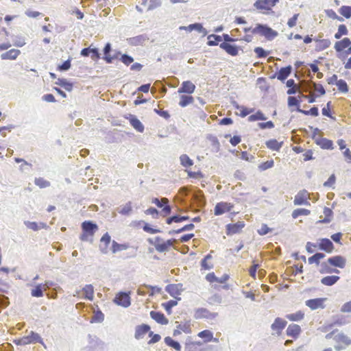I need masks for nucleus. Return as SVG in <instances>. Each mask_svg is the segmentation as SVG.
Wrapping results in <instances>:
<instances>
[{
    "label": "nucleus",
    "instance_id": "nucleus-57",
    "mask_svg": "<svg viewBox=\"0 0 351 351\" xmlns=\"http://www.w3.org/2000/svg\"><path fill=\"white\" fill-rule=\"evenodd\" d=\"M201 346L202 343L199 341H191L186 344L185 350L186 351H196Z\"/></svg>",
    "mask_w": 351,
    "mask_h": 351
},
{
    "label": "nucleus",
    "instance_id": "nucleus-39",
    "mask_svg": "<svg viewBox=\"0 0 351 351\" xmlns=\"http://www.w3.org/2000/svg\"><path fill=\"white\" fill-rule=\"evenodd\" d=\"M55 84L64 88L67 91L70 92L73 90V84L71 82H69L66 79L58 78L57 82H56Z\"/></svg>",
    "mask_w": 351,
    "mask_h": 351
},
{
    "label": "nucleus",
    "instance_id": "nucleus-7",
    "mask_svg": "<svg viewBox=\"0 0 351 351\" xmlns=\"http://www.w3.org/2000/svg\"><path fill=\"white\" fill-rule=\"evenodd\" d=\"M278 0H256L254 6L258 10L265 13L271 10Z\"/></svg>",
    "mask_w": 351,
    "mask_h": 351
},
{
    "label": "nucleus",
    "instance_id": "nucleus-18",
    "mask_svg": "<svg viewBox=\"0 0 351 351\" xmlns=\"http://www.w3.org/2000/svg\"><path fill=\"white\" fill-rule=\"evenodd\" d=\"M111 242V237L108 232H106L100 239V244L99 246V250L104 254L108 252V245Z\"/></svg>",
    "mask_w": 351,
    "mask_h": 351
},
{
    "label": "nucleus",
    "instance_id": "nucleus-33",
    "mask_svg": "<svg viewBox=\"0 0 351 351\" xmlns=\"http://www.w3.org/2000/svg\"><path fill=\"white\" fill-rule=\"evenodd\" d=\"M285 317L291 322H300L304 318V313L302 311H298L293 313L287 314Z\"/></svg>",
    "mask_w": 351,
    "mask_h": 351
},
{
    "label": "nucleus",
    "instance_id": "nucleus-56",
    "mask_svg": "<svg viewBox=\"0 0 351 351\" xmlns=\"http://www.w3.org/2000/svg\"><path fill=\"white\" fill-rule=\"evenodd\" d=\"M350 322L348 320V316H346V315H341V316H339L337 317L332 325H336V326H342V325H345V324H348Z\"/></svg>",
    "mask_w": 351,
    "mask_h": 351
},
{
    "label": "nucleus",
    "instance_id": "nucleus-64",
    "mask_svg": "<svg viewBox=\"0 0 351 351\" xmlns=\"http://www.w3.org/2000/svg\"><path fill=\"white\" fill-rule=\"evenodd\" d=\"M132 211V206L131 202H128L123 206H121L119 208V213L123 215H128Z\"/></svg>",
    "mask_w": 351,
    "mask_h": 351
},
{
    "label": "nucleus",
    "instance_id": "nucleus-32",
    "mask_svg": "<svg viewBox=\"0 0 351 351\" xmlns=\"http://www.w3.org/2000/svg\"><path fill=\"white\" fill-rule=\"evenodd\" d=\"M20 53L21 51L19 49H12L2 53L1 58L2 60H15Z\"/></svg>",
    "mask_w": 351,
    "mask_h": 351
},
{
    "label": "nucleus",
    "instance_id": "nucleus-20",
    "mask_svg": "<svg viewBox=\"0 0 351 351\" xmlns=\"http://www.w3.org/2000/svg\"><path fill=\"white\" fill-rule=\"evenodd\" d=\"M126 119L129 120L130 125L133 127L134 129H135L138 132H143L144 125L136 117V116L130 114L126 117Z\"/></svg>",
    "mask_w": 351,
    "mask_h": 351
},
{
    "label": "nucleus",
    "instance_id": "nucleus-6",
    "mask_svg": "<svg viewBox=\"0 0 351 351\" xmlns=\"http://www.w3.org/2000/svg\"><path fill=\"white\" fill-rule=\"evenodd\" d=\"M151 328L148 324H143L136 327L134 337L140 339L149 332V337L151 338L148 341L149 344L154 343V332L150 330Z\"/></svg>",
    "mask_w": 351,
    "mask_h": 351
},
{
    "label": "nucleus",
    "instance_id": "nucleus-46",
    "mask_svg": "<svg viewBox=\"0 0 351 351\" xmlns=\"http://www.w3.org/2000/svg\"><path fill=\"white\" fill-rule=\"evenodd\" d=\"M310 213H311V210H309L308 209L297 208L292 212L291 215L293 219H297L298 217H300L301 215L306 216V215H310Z\"/></svg>",
    "mask_w": 351,
    "mask_h": 351
},
{
    "label": "nucleus",
    "instance_id": "nucleus-35",
    "mask_svg": "<svg viewBox=\"0 0 351 351\" xmlns=\"http://www.w3.org/2000/svg\"><path fill=\"white\" fill-rule=\"evenodd\" d=\"M212 259V255L210 254H207L201 261V269L202 270H210L213 268V264L209 262V260Z\"/></svg>",
    "mask_w": 351,
    "mask_h": 351
},
{
    "label": "nucleus",
    "instance_id": "nucleus-4",
    "mask_svg": "<svg viewBox=\"0 0 351 351\" xmlns=\"http://www.w3.org/2000/svg\"><path fill=\"white\" fill-rule=\"evenodd\" d=\"M14 342L18 346H25L29 343H36L43 344V341L41 337L34 331H31L29 335L27 336H24L21 338L15 339Z\"/></svg>",
    "mask_w": 351,
    "mask_h": 351
},
{
    "label": "nucleus",
    "instance_id": "nucleus-40",
    "mask_svg": "<svg viewBox=\"0 0 351 351\" xmlns=\"http://www.w3.org/2000/svg\"><path fill=\"white\" fill-rule=\"evenodd\" d=\"M213 332L209 330H204L201 332H199L197 334V336L199 338H202L204 339V343L210 342L213 340Z\"/></svg>",
    "mask_w": 351,
    "mask_h": 351
},
{
    "label": "nucleus",
    "instance_id": "nucleus-45",
    "mask_svg": "<svg viewBox=\"0 0 351 351\" xmlns=\"http://www.w3.org/2000/svg\"><path fill=\"white\" fill-rule=\"evenodd\" d=\"M348 34L347 27L344 24L339 25L337 32L335 34V38L339 39L341 36H346Z\"/></svg>",
    "mask_w": 351,
    "mask_h": 351
},
{
    "label": "nucleus",
    "instance_id": "nucleus-50",
    "mask_svg": "<svg viewBox=\"0 0 351 351\" xmlns=\"http://www.w3.org/2000/svg\"><path fill=\"white\" fill-rule=\"evenodd\" d=\"M128 248V246L125 244H120L118 243L115 241H112V247L111 250L112 253H117L119 251L125 250Z\"/></svg>",
    "mask_w": 351,
    "mask_h": 351
},
{
    "label": "nucleus",
    "instance_id": "nucleus-15",
    "mask_svg": "<svg viewBox=\"0 0 351 351\" xmlns=\"http://www.w3.org/2000/svg\"><path fill=\"white\" fill-rule=\"evenodd\" d=\"M245 223L243 221H238L235 223H229L226 225V234L232 235L239 233L241 230L245 227Z\"/></svg>",
    "mask_w": 351,
    "mask_h": 351
},
{
    "label": "nucleus",
    "instance_id": "nucleus-60",
    "mask_svg": "<svg viewBox=\"0 0 351 351\" xmlns=\"http://www.w3.org/2000/svg\"><path fill=\"white\" fill-rule=\"evenodd\" d=\"M339 12L346 19H349L351 16V6L343 5L339 8Z\"/></svg>",
    "mask_w": 351,
    "mask_h": 351
},
{
    "label": "nucleus",
    "instance_id": "nucleus-27",
    "mask_svg": "<svg viewBox=\"0 0 351 351\" xmlns=\"http://www.w3.org/2000/svg\"><path fill=\"white\" fill-rule=\"evenodd\" d=\"M329 262L332 265L333 267L342 269L346 266V261L341 256H335L329 258Z\"/></svg>",
    "mask_w": 351,
    "mask_h": 351
},
{
    "label": "nucleus",
    "instance_id": "nucleus-44",
    "mask_svg": "<svg viewBox=\"0 0 351 351\" xmlns=\"http://www.w3.org/2000/svg\"><path fill=\"white\" fill-rule=\"evenodd\" d=\"M325 257V254L323 253H316L313 256H311L308 259L309 264L315 263L317 265H319L320 260Z\"/></svg>",
    "mask_w": 351,
    "mask_h": 351
},
{
    "label": "nucleus",
    "instance_id": "nucleus-8",
    "mask_svg": "<svg viewBox=\"0 0 351 351\" xmlns=\"http://www.w3.org/2000/svg\"><path fill=\"white\" fill-rule=\"evenodd\" d=\"M113 302L119 306H121L125 308L128 307L131 304L129 293L120 291L116 295L113 299Z\"/></svg>",
    "mask_w": 351,
    "mask_h": 351
},
{
    "label": "nucleus",
    "instance_id": "nucleus-12",
    "mask_svg": "<svg viewBox=\"0 0 351 351\" xmlns=\"http://www.w3.org/2000/svg\"><path fill=\"white\" fill-rule=\"evenodd\" d=\"M89 348L91 351H106L104 343L95 336L88 335Z\"/></svg>",
    "mask_w": 351,
    "mask_h": 351
},
{
    "label": "nucleus",
    "instance_id": "nucleus-22",
    "mask_svg": "<svg viewBox=\"0 0 351 351\" xmlns=\"http://www.w3.org/2000/svg\"><path fill=\"white\" fill-rule=\"evenodd\" d=\"M332 265L329 262V258L327 261L322 263L319 265V271L324 274L339 273V271L334 269Z\"/></svg>",
    "mask_w": 351,
    "mask_h": 351
},
{
    "label": "nucleus",
    "instance_id": "nucleus-47",
    "mask_svg": "<svg viewBox=\"0 0 351 351\" xmlns=\"http://www.w3.org/2000/svg\"><path fill=\"white\" fill-rule=\"evenodd\" d=\"M267 117L265 116V114L260 110H258L255 114H251L248 117L249 121H256L258 120H266Z\"/></svg>",
    "mask_w": 351,
    "mask_h": 351
},
{
    "label": "nucleus",
    "instance_id": "nucleus-10",
    "mask_svg": "<svg viewBox=\"0 0 351 351\" xmlns=\"http://www.w3.org/2000/svg\"><path fill=\"white\" fill-rule=\"evenodd\" d=\"M174 242L173 239L165 241L158 237L155 238V249L159 252H167L173 246Z\"/></svg>",
    "mask_w": 351,
    "mask_h": 351
},
{
    "label": "nucleus",
    "instance_id": "nucleus-43",
    "mask_svg": "<svg viewBox=\"0 0 351 351\" xmlns=\"http://www.w3.org/2000/svg\"><path fill=\"white\" fill-rule=\"evenodd\" d=\"M165 342L167 346L174 348L177 351H180L181 350V346L180 345V343L178 341H174L170 337H165Z\"/></svg>",
    "mask_w": 351,
    "mask_h": 351
},
{
    "label": "nucleus",
    "instance_id": "nucleus-2",
    "mask_svg": "<svg viewBox=\"0 0 351 351\" xmlns=\"http://www.w3.org/2000/svg\"><path fill=\"white\" fill-rule=\"evenodd\" d=\"M244 32L251 31L253 34H259L265 36L267 40H273L278 36V32L271 27L261 24H257L254 28L245 27L243 29Z\"/></svg>",
    "mask_w": 351,
    "mask_h": 351
},
{
    "label": "nucleus",
    "instance_id": "nucleus-38",
    "mask_svg": "<svg viewBox=\"0 0 351 351\" xmlns=\"http://www.w3.org/2000/svg\"><path fill=\"white\" fill-rule=\"evenodd\" d=\"M166 291L173 297L176 298L180 295V287L179 285H169L166 287Z\"/></svg>",
    "mask_w": 351,
    "mask_h": 351
},
{
    "label": "nucleus",
    "instance_id": "nucleus-30",
    "mask_svg": "<svg viewBox=\"0 0 351 351\" xmlns=\"http://www.w3.org/2000/svg\"><path fill=\"white\" fill-rule=\"evenodd\" d=\"M267 147L272 151H279L283 145V141H278L276 139H270L265 143Z\"/></svg>",
    "mask_w": 351,
    "mask_h": 351
},
{
    "label": "nucleus",
    "instance_id": "nucleus-49",
    "mask_svg": "<svg viewBox=\"0 0 351 351\" xmlns=\"http://www.w3.org/2000/svg\"><path fill=\"white\" fill-rule=\"evenodd\" d=\"M31 295L33 297H36V298H40V297L43 296V285L38 284L33 289H32Z\"/></svg>",
    "mask_w": 351,
    "mask_h": 351
},
{
    "label": "nucleus",
    "instance_id": "nucleus-36",
    "mask_svg": "<svg viewBox=\"0 0 351 351\" xmlns=\"http://www.w3.org/2000/svg\"><path fill=\"white\" fill-rule=\"evenodd\" d=\"M291 72V66H288L281 68L277 73V78L280 80H285L290 75Z\"/></svg>",
    "mask_w": 351,
    "mask_h": 351
},
{
    "label": "nucleus",
    "instance_id": "nucleus-34",
    "mask_svg": "<svg viewBox=\"0 0 351 351\" xmlns=\"http://www.w3.org/2000/svg\"><path fill=\"white\" fill-rule=\"evenodd\" d=\"M82 291L84 294V298L90 301H93L94 298V288L92 285H86Z\"/></svg>",
    "mask_w": 351,
    "mask_h": 351
},
{
    "label": "nucleus",
    "instance_id": "nucleus-11",
    "mask_svg": "<svg viewBox=\"0 0 351 351\" xmlns=\"http://www.w3.org/2000/svg\"><path fill=\"white\" fill-rule=\"evenodd\" d=\"M310 195L306 190L300 191L295 196L293 203L295 205H306L309 206L311 204L308 202Z\"/></svg>",
    "mask_w": 351,
    "mask_h": 351
},
{
    "label": "nucleus",
    "instance_id": "nucleus-17",
    "mask_svg": "<svg viewBox=\"0 0 351 351\" xmlns=\"http://www.w3.org/2000/svg\"><path fill=\"white\" fill-rule=\"evenodd\" d=\"M182 332L189 334L191 332V324L190 321L180 323L177 326L176 329L173 331V336H178Z\"/></svg>",
    "mask_w": 351,
    "mask_h": 351
},
{
    "label": "nucleus",
    "instance_id": "nucleus-3",
    "mask_svg": "<svg viewBox=\"0 0 351 351\" xmlns=\"http://www.w3.org/2000/svg\"><path fill=\"white\" fill-rule=\"evenodd\" d=\"M82 234L80 239L82 241L93 243V237L98 230L97 225L92 221H85L82 223Z\"/></svg>",
    "mask_w": 351,
    "mask_h": 351
},
{
    "label": "nucleus",
    "instance_id": "nucleus-48",
    "mask_svg": "<svg viewBox=\"0 0 351 351\" xmlns=\"http://www.w3.org/2000/svg\"><path fill=\"white\" fill-rule=\"evenodd\" d=\"M221 40V37L215 34H210L208 36V45L215 46Z\"/></svg>",
    "mask_w": 351,
    "mask_h": 351
},
{
    "label": "nucleus",
    "instance_id": "nucleus-26",
    "mask_svg": "<svg viewBox=\"0 0 351 351\" xmlns=\"http://www.w3.org/2000/svg\"><path fill=\"white\" fill-rule=\"evenodd\" d=\"M180 100L178 104L180 107H186L194 102V98L191 94L182 93L180 94Z\"/></svg>",
    "mask_w": 351,
    "mask_h": 351
},
{
    "label": "nucleus",
    "instance_id": "nucleus-24",
    "mask_svg": "<svg viewBox=\"0 0 351 351\" xmlns=\"http://www.w3.org/2000/svg\"><path fill=\"white\" fill-rule=\"evenodd\" d=\"M319 249L331 253L334 250V245L328 239H321L319 241Z\"/></svg>",
    "mask_w": 351,
    "mask_h": 351
},
{
    "label": "nucleus",
    "instance_id": "nucleus-5",
    "mask_svg": "<svg viewBox=\"0 0 351 351\" xmlns=\"http://www.w3.org/2000/svg\"><path fill=\"white\" fill-rule=\"evenodd\" d=\"M155 204L158 208V210L155 209V214L165 217L171 213V208L169 205V200L167 198H155Z\"/></svg>",
    "mask_w": 351,
    "mask_h": 351
},
{
    "label": "nucleus",
    "instance_id": "nucleus-25",
    "mask_svg": "<svg viewBox=\"0 0 351 351\" xmlns=\"http://www.w3.org/2000/svg\"><path fill=\"white\" fill-rule=\"evenodd\" d=\"M351 45V40L349 38H343L342 40L337 41L335 43L334 48L337 52H341L345 49L348 48Z\"/></svg>",
    "mask_w": 351,
    "mask_h": 351
},
{
    "label": "nucleus",
    "instance_id": "nucleus-54",
    "mask_svg": "<svg viewBox=\"0 0 351 351\" xmlns=\"http://www.w3.org/2000/svg\"><path fill=\"white\" fill-rule=\"evenodd\" d=\"M180 29H185L188 30L189 32L193 31V29H195L198 32H202L203 29V27L200 23H194L189 25V26H181L180 27Z\"/></svg>",
    "mask_w": 351,
    "mask_h": 351
},
{
    "label": "nucleus",
    "instance_id": "nucleus-31",
    "mask_svg": "<svg viewBox=\"0 0 351 351\" xmlns=\"http://www.w3.org/2000/svg\"><path fill=\"white\" fill-rule=\"evenodd\" d=\"M112 50L113 49H112V45L110 43H107L103 49L104 56L102 58L108 64L112 63V58H110V54Z\"/></svg>",
    "mask_w": 351,
    "mask_h": 351
},
{
    "label": "nucleus",
    "instance_id": "nucleus-16",
    "mask_svg": "<svg viewBox=\"0 0 351 351\" xmlns=\"http://www.w3.org/2000/svg\"><path fill=\"white\" fill-rule=\"evenodd\" d=\"M195 90V85L191 81H184L180 86L178 89V93L179 94L186 93V94H192L194 93Z\"/></svg>",
    "mask_w": 351,
    "mask_h": 351
},
{
    "label": "nucleus",
    "instance_id": "nucleus-1",
    "mask_svg": "<svg viewBox=\"0 0 351 351\" xmlns=\"http://www.w3.org/2000/svg\"><path fill=\"white\" fill-rule=\"evenodd\" d=\"M326 339H332L335 342V348L336 350L345 349L351 345V339L343 332H338L337 330H335L326 335Z\"/></svg>",
    "mask_w": 351,
    "mask_h": 351
},
{
    "label": "nucleus",
    "instance_id": "nucleus-42",
    "mask_svg": "<svg viewBox=\"0 0 351 351\" xmlns=\"http://www.w3.org/2000/svg\"><path fill=\"white\" fill-rule=\"evenodd\" d=\"M180 160L181 165L185 168H189L193 165V161L186 154L181 155Z\"/></svg>",
    "mask_w": 351,
    "mask_h": 351
},
{
    "label": "nucleus",
    "instance_id": "nucleus-37",
    "mask_svg": "<svg viewBox=\"0 0 351 351\" xmlns=\"http://www.w3.org/2000/svg\"><path fill=\"white\" fill-rule=\"evenodd\" d=\"M339 278L338 276H327L322 278L321 282L326 286H332L335 285Z\"/></svg>",
    "mask_w": 351,
    "mask_h": 351
},
{
    "label": "nucleus",
    "instance_id": "nucleus-52",
    "mask_svg": "<svg viewBox=\"0 0 351 351\" xmlns=\"http://www.w3.org/2000/svg\"><path fill=\"white\" fill-rule=\"evenodd\" d=\"M34 183L40 189L47 188L51 185L50 182L45 180L43 178H36Z\"/></svg>",
    "mask_w": 351,
    "mask_h": 351
},
{
    "label": "nucleus",
    "instance_id": "nucleus-63",
    "mask_svg": "<svg viewBox=\"0 0 351 351\" xmlns=\"http://www.w3.org/2000/svg\"><path fill=\"white\" fill-rule=\"evenodd\" d=\"M319 145L323 149H333V143L331 140L327 139V138H323L321 142L319 143Z\"/></svg>",
    "mask_w": 351,
    "mask_h": 351
},
{
    "label": "nucleus",
    "instance_id": "nucleus-51",
    "mask_svg": "<svg viewBox=\"0 0 351 351\" xmlns=\"http://www.w3.org/2000/svg\"><path fill=\"white\" fill-rule=\"evenodd\" d=\"M297 111L305 115H312L317 117L319 114L318 108L315 106L312 107L309 110H302L300 108H298Z\"/></svg>",
    "mask_w": 351,
    "mask_h": 351
},
{
    "label": "nucleus",
    "instance_id": "nucleus-59",
    "mask_svg": "<svg viewBox=\"0 0 351 351\" xmlns=\"http://www.w3.org/2000/svg\"><path fill=\"white\" fill-rule=\"evenodd\" d=\"M71 59L69 58L68 60L63 62L61 64H59L57 67V70L61 72L68 71L71 66Z\"/></svg>",
    "mask_w": 351,
    "mask_h": 351
},
{
    "label": "nucleus",
    "instance_id": "nucleus-29",
    "mask_svg": "<svg viewBox=\"0 0 351 351\" xmlns=\"http://www.w3.org/2000/svg\"><path fill=\"white\" fill-rule=\"evenodd\" d=\"M24 224L26 226V227L29 229H31L34 231H38L40 229H46L48 226L45 223H37L35 221H25Z\"/></svg>",
    "mask_w": 351,
    "mask_h": 351
},
{
    "label": "nucleus",
    "instance_id": "nucleus-21",
    "mask_svg": "<svg viewBox=\"0 0 351 351\" xmlns=\"http://www.w3.org/2000/svg\"><path fill=\"white\" fill-rule=\"evenodd\" d=\"M220 48L223 49L228 54L232 56H236L239 54L240 48L237 45H231L228 43H222L219 45Z\"/></svg>",
    "mask_w": 351,
    "mask_h": 351
},
{
    "label": "nucleus",
    "instance_id": "nucleus-55",
    "mask_svg": "<svg viewBox=\"0 0 351 351\" xmlns=\"http://www.w3.org/2000/svg\"><path fill=\"white\" fill-rule=\"evenodd\" d=\"M104 319V315L101 311H98L91 317V323H101Z\"/></svg>",
    "mask_w": 351,
    "mask_h": 351
},
{
    "label": "nucleus",
    "instance_id": "nucleus-13",
    "mask_svg": "<svg viewBox=\"0 0 351 351\" xmlns=\"http://www.w3.org/2000/svg\"><path fill=\"white\" fill-rule=\"evenodd\" d=\"M287 322L280 317H276L274 319V322L271 325V330L273 331V335H276L280 336L285 326H287Z\"/></svg>",
    "mask_w": 351,
    "mask_h": 351
},
{
    "label": "nucleus",
    "instance_id": "nucleus-53",
    "mask_svg": "<svg viewBox=\"0 0 351 351\" xmlns=\"http://www.w3.org/2000/svg\"><path fill=\"white\" fill-rule=\"evenodd\" d=\"M274 165V160L271 159L269 160H267L265 162H261L258 165V169L261 171H265L268 169H270L273 167Z\"/></svg>",
    "mask_w": 351,
    "mask_h": 351
},
{
    "label": "nucleus",
    "instance_id": "nucleus-14",
    "mask_svg": "<svg viewBox=\"0 0 351 351\" xmlns=\"http://www.w3.org/2000/svg\"><path fill=\"white\" fill-rule=\"evenodd\" d=\"M327 300L326 298H319L315 299L308 300L305 302V304L311 310H316L318 308H325V302Z\"/></svg>",
    "mask_w": 351,
    "mask_h": 351
},
{
    "label": "nucleus",
    "instance_id": "nucleus-61",
    "mask_svg": "<svg viewBox=\"0 0 351 351\" xmlns=\"http://www.w3.org/2000/svg\"><path fill=\"white\" fill-rule=\"evenodd\" d=\"M338 90L341 93L348 92V86L346 82L343 80H339L336 84Z\"/></svg>",
    "mask_w": 351,
    "mask_h": 351
},
{
    "label": "nucleus",
    "instance_id": "nucleus-23",
    "mask_svg": "<svg viewBox=\"0 0 351 351\" xmlns=\"http://www.w3.org/2000/svg\"><path fill=\"white\" fill-rule=\"evenodd\" d=\"M215 315L209 312L208 310H207L205 308H199L195 311L194 312V317L196 319H209L214 317Z\"/></svg>",
    "mask_w": 351,
    "mask_h": 351
},
{
    "label": "nucleus",
    "instance_id": "nucleus-58",
    "mask_svg": "<svg viewBox=\"0 0 351 351\" xmlns=\"http://www.w3.org/2000/svg\"><path fill=\"white\" fill-rule=\"evenodd\" d=\"M254 51L256 53V58H266L269 54V51H265L263 47H255Z\"/></svg>",
    "mask_w": 351,
    "mask_h": 351
},
{
    "label": "nucleus",
    "instance_id": "nucleus-41",
    "mask_svg": "<svg viewBox=\"0 0 351 351\" xmlns=\"http://www.w3.org/2000/svg\"><path fill=\"white\" fill-rule=\"evenodd\" d=\"M189 217L188 216H180V215H174L171 217H168L166 219V223L167 224H171L173 222L180 223L186 220H188Z\"/></svg>",
    "mask_w": 351,
    "mask_h": 351
},
{
    "label": "nucleus",
    "instance_id": "nucleus-62",
    "mask_svg": "<svg viewBox=\"0 0 351 351\" xmlns=\"http://www.w3.org/2000/svg\"><path fill=\"white\" fill-rule=\"evenodd\" d=\"M155 321L158 324L165 325L168 323L167 318L161 313H155Z\"/></svg>",
    "mask_w": 351,
    "mask_h": 351
},
{
    "label": "nucleus",
    "instance_id": "nucleus-19",
    "mask_svg": "<svg viewBox=\"0 0 351 351\" xmlns=\"http://www.w3.org/2000/svg\"><path fill=\"white\" fill-rule=\"evenodd\" d=\"M302 332L301 327L295 324H289L286 330V334L287 336L296 339L300 336Z\"/></svg>",
    "mask_w": 351,
    "mask_h": 351
},
{
    "label": "nucleus",
    "instance_id": "nucleus-28",
    "mask_svg": "<svg viewBox=\"0 0 351 351\" xmlns=\"http://www.w3.org/2000/svg\"><path fill=\"white\" fill-rule=\"evenodd\" d=\"M315 49L316 51H321L328 49L330 45L331 42L329 39L323 38V39H315Z\"/></svg>",
    "mask_w": 351,
    "mask_h": 351
},
{
    "label": "nucleus",
    "instance_id": "nucleus-9",
    "mask_svg": "<svg viewBox=\"0 0 351 351\" xmlns=\"http://www.w3.org/2000/svg\"><path fill=\"white\" fill-rule=\"evenodd\" d=\"M234 208V204L230 202H220L217 203L214 208V214L216 216L221 215L230 212Z\"/></svg>",
    "mask_w": 351,
    "mask_h": 351
}]
</instances>
